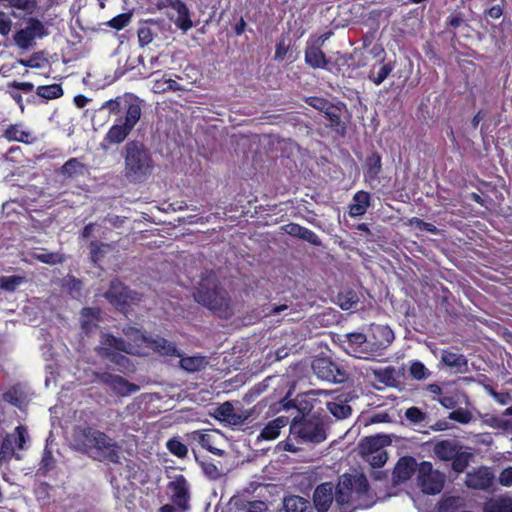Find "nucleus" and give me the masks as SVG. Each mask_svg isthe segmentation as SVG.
<instances>
[{
	"label": "nucleus",
	"mask_w": 512,
	"mask_h": 512,
	"mask_svg": "<svg viewBox=\"0 0 512 512\" xmlns=\"http://www.w3.org/2000/svg\"><path fill=\"white\" fill-rule=\"evenodd\" d=\"M405 418L411 424H421L426 421L428 418L427 414L423 412L420 408L416 406H412L406 409Z\"/></svg>",
	"instance_id": "obj_49"
},
{
	"label": "nucleus",
	"mask_w": 512,
	"mask_h": 512,
	"mask_svg": "<svg viewBox=\"0 0 512 512\" xmlns=\"http://www.w3.org/2000/svg\"><path fill=\"white\" fill-rule=\"evenodd\" d=\"M46 61L44 52H34L28 59H19L18 63L27 68H41Z\"/></svg>",
	"instance_id": "obj_51"
},
{
	"label": "nucleus",
	"mask_w": 512,
	"mask_h": 512,
	"mask_svg": "<svg viewBox=\"0 0 512 512\" xmlns=\"http://www.w3.org/2000/svg\"><path fill=\"white\" fill-rule=\"evenodd\" d=\"M180 364L188 372H197L204 367V358L201 356L184 357L181 358Z\"/></svg>",
	"instance_id": "obj_46"
},
{
	"label": "nucleus",
	"mask_w": 512,
	"mask_h": 512,
	"mask_svg": "<svg viewBox=\"0 0 512 512\" xmlns=\"http://www.w3.org/2000/svg\"><path fill=\"white\" fill-rule=\"evenodd\" d=\"M122 333L128 337L129 339L133 340L134 342H147V338L142 334L140 329L127 325L122 328Z\"/></svg>",
	"instance_id": "obj_59"
},
{
	"label": "nucleus",
	"mask_w": 512,
	"mask_h": 512,
	"mask_svg": "<svg viewBox=\"0 0 512 512\" xmlns=\"http://www.w3.org/2000/svg\"><path fill=\"white\" fill-rule=\"evenodd\" d=\"M409 373L410 376L415 380H423L430 375L429 370L421 361L418 360L411 362V365L409 367Z\"/></svg>",
	"instance_id": "obj_50"
},
{
	"label": "nucleus",
	"mask_w": 512,
	"mask_h": 512,
	"mask_svg": "<svg viewBox=\"0 0 512 512\" xmlns=\"http://www.w3.org/2000/svg\"><path fill=\"white\" fill-rule=\"evenodd\" d=\"M171 503L162 505L158 512H188L191 509L190 492L186 478L178 475L167 485Z\"/></svg>",
	"instance_id": "obj_7"
},
{
	"label": "nucleus",
	"mask_w": 512,
	"mask_h": 512,
	"mask_svg": "<svg viewBox=\"0 0 512 512\" xmlns=\"http://www.w3.org/2000/svg\"><path fill=\"white\" fill-rule=\"evenodd\" d=\"M382 172V157L374 151L367 156L364 163V181L373 190L377 189L379 175Z\"/></svg>",
	"instance_id": "obj_17"
},
{
	"label": "nucleus",
	"mask_w": 512,
	"mask_h": 512,
	"mask_svg": "<svg viewBox=\"0 0 512 512\" xmlns=\"http://www.w3.org/2000/svg\"><path fill=\"white\" fill-rule=\"evenodd\" d=\"M194 298L219 318L229 319L234 314L231 298L215 276L205 277L201 280L194 293Z\"/></svg>",
	"instance_id": "obj_3"
},
{
	"label": "nucleus",
	"mask_w": 512,
	"mask_h": 512,
	"mask_svg": "<svg viewBox=\"0 0 512 512\" xmlns=\"http://www.w3.org/2000/svg\"><path fill=\"white\" fill-rule=\"evenodd\" d=\"M373 337L379 346L385 348L390 345L394 340V333L390 327L386 325H377L373 329Z\"/></svg>",
	"instance_id": "obj_36"
},
{
	"label": "nucleus",
	"mask_w": 512,
	"mask_h": 512,
	"mask_svg": "<svg viewBox=\"0 0 512 512\" xmlns=\"http://www.w3.org/2000/svg\"><path fill=\"white\" fill-rule=\"evenodd\" d=\"M359 303V296L356 291L347 289L337 295V304L343 310L356 309Z\"/></svg>",
	"instance_id": "obj_35"
},
{
	"label": "nucleus",
	"mask_w": 512,
	"mask_h": 512,
	"mask_svg": "<svg viewBox=\"0 0 512 512\" xmlns=\"http://www.w3.org/2000/svg\"><path fill=\"white\" fill-rule=\"evenodd\" d=\"M305 103L309 106L313 107L314 109L325 113L326 110L331 108V103L328 99L318 96H310L305 99Z\"/></svg>",
	"instance_id": "obj_53"
},
{
	"label": "nucleus",
	"mask_w": 512,
	"mask_h": 512,
	"mask_svg": "<svg viewBox=\"0 0 512 512\" xmlns=\"http://www.w3.org/2000/svg\"><path fill=\"white\" fill-rule=\"evenodd\" d=\"M283 506L286 512H313L311 503L307 499L296 495L285 498Z\"/></svg>",
	"instance_id": "obj_31"
},
{
	"label": "nucleus",
	"mask_w": 512,
	"mask_h": 512,
	"mask_svg": "<svg viewBox=\"0 0 512 512\" xmlns=\"http://www.w3.org/2000/svg\"><path fill=\"white\" fill-rule=\"evenodd\" d=\"M199 444L217 456H223L224 450L212 446V436L207 433H198Z\"/></svg>",
	"instance_id": "obj_54"
},
{
	"label": "nucleus",
	"mask_w": 512,
	"mask_h": 512,
	"mask_svg": "<svg viewBox=\"0 0 512 512\" xmlns=\"http://www.w3.org/2000/svg\"><path fill=\"white\" fill-rule=\"evenodd\" d=\"M290 423L289 417L279 416L269 421L257 436V441H272L278 438L282 428Z\"/></svg>",
	"instance_id": "obj_23"
},
{
	"label": "nucleus",
	"mask_w": 512,
	"mask_h": 512,
	"mask_svg": "<svg viewBox=\"0 0 512 512\" xmlns=\"http://www.w3.org/2000/svg\"><path fill=\"white\" fill-rule=\"evenodd\" d=\"M290 392L275 402L270 397H264L253 407L249 416L254 412L260 413L262 409L269 407L272 413L289 411L294 408L298 414L289 423L288 437L279 442L278 447L286 452L296 453L301 450L298 445H318L327 439L328 416L322 411H314L313 406L307 401L296 404L289 399Z\"/></svg>",
	"instance_id": "obj_1"
},
{
	"label": "nucleus",
	"mask_w": 512,
	"mask_h": 512,
	"mask_svg": "<svg viewBox=\"0 0 512 512\" xmlns=\"http://www.w3.org/2000/svg\"><path fill=\"white\" fill-rule=\"evenodd\" d=\"M131 21V14L121 13L108 21L107 25L115 30L124 29Z\"/></svg>",
	"instance_id": "obj_55"
},
{
	"label": "nucleus",
	"mask_w": 512,
	"mask_h": 512,
	"mask_svg": "<svg viewBox=\"0 0 512 512\" xmlns=\"http://www.w3.org/2000/svg\"><path fill=\"white\" fill-rule=\"evenodd\" d=\"M370 489L365 475L343 474L337 486H334V500L337 505H353L356 500L367 495Z\"/></svg>",
	"instance_id": "obj_5"
},
{
	"label": "nucleus",
	"mask_w": 512,
	"mask_h": 512,
	"mask_svg": "<svg viewBox=\"0 0 512 512\" xmlns=\"http://www.w3.org/2000/svg\"><path fill=\"white\" fill-rule=\"evenodd\" d=\"M27 441V430L19 425L14 433L5 434L0 442V462H7L15 455V448L23 449Z\"/></svg>",
	"instance_id": "obj_14"
},
{
	"label": "nucleus",
	"mask_w": 512,
	"mask_h": 512,
	"mask_svg": "<svg viewBox=\"0 0 512 512\" xmlns=\"http://www.w3.org/2000/svg\"><path fill=\"white\" fill-rule=\"evenodd\" d=\"M108 249H110V244L108 243L91 241L89 244L91 262L93 264L100 262Z\"/></svg>",
	"instance_id": "obj_42"
},
{
	"label": "nucleus",
	"mask_w": 512,
	"mask_h": 512,
	"mask_svg": "<svg viewBox=\"0 0 512 512\" xmlns=\"http://www.w3.org/2000/svg\"><path fill=\"white\" fill-rule=\"evenodd\" d=\"M138 41L140 46L144 47L150 44L154 39V32L148 25H143L138 29Z\"/></svg>",
	"instance_id": "obj_58"
},
{
	"label": "nucleus",
	"mask_w": 512,
	"mask_h": 512,
	"mask_svg": "<svg viewBox=\"0 0 512 512\" xmlns=\"http://www.w3.org/2000/svg\"><path fill=\"white\" fill-rule=\"evenodd\" d=\"M36 94L44 101L61 98L64 90L61 84L53 83L50 85H40L36 88Z\"/></svg>",
	"instance_id": "obj_33"
},
{
	"label": "nucleus",
	"mask_w": 512,
	"mask_h": 512,
	"mask_svg": "<svg viewBox=\"0 0 512 512\" xmlns=\"http://www.w3.org/2000/svg\"><path fill=\"white\" fill-rule=\"evenodd\" d=\"M159 7H169L177 12L178 17L174 23L183 32H187L192 28L193 23L190 18L189 9L182 0H165Z\"/></svg>",
	"instance_id": "obj_22"
},
{
	"label": "nucleus",
	"mask_w": 512,
	"mask_h": 512,
	"mask_svg": "<svg viewBox=\"0 0 512 512\" xmlns=\"http://www.w3.org/2000/svg\"><path fill=\"white\" fill-rule=\"evenodd\" d=\"M394 68L395 62L389 61L384 63L376 73L373 69L370 70L368 77L375 85L378 86L391 74Z\"/></svg>",
	"instance_id": "obj_40"
},
{
	"label": "nucleus",
	"mask_w": 512,
	"mask_h": 512,
	"mask_svg": "<svg viewBox=\"0 0 512 512\" xmlns=\"http://www.w3.org/2000/svg\"><path fill=\"white\" fill-rule=\"evenodd\" d=\"M32 258L49 265L60 264L63 262V256L56 252L33 253Z\"/></svg>",
	"instance_id": "obj_48"
},
{
	"label": "nucleus",
	"mask_w": 512,
	"mask_h": 512,
	"mask_svg": "<svg viewBox=\"0 0 512 512\" xmlns=\"http://www.w3.org/2000/svg\"><path fill=\"white\" fill-rule=\"evenodd\" d=\"M417 483L423 493L436 495L442 491L445 477L441 472L433 469L431 462L422 461L418 465Z\"/></svg>",
	"instance_id": "obj_11"
},
{
	"label": "nucleus",
	"mask_w": 512,
	"mask_h": 512,
	"mask_svg": "<svg viewBox=\"0 0 512 512\" xmlns=\"http://www.w3.org/2000/svg\"><path fill=\"white\" fill-rule=\"evenodd\" d=\"M74 447L94 460L121 463L117 443L106 433L93 427H76L73 431Z\"/></svg>",
	"instance_id": "obj_2"
},
{
	"label": "nucleus",
	"mask_w": 512,
	"mask_h": 512,
	"mask_svg": "<svg viewBox=\"0 0 512 512\" xmlns=\"http://www.w3.org/2000/svg\"><path fill=\"white\" fill-rule=\"evenodd\" d=\"M125 174L132 182H142L153 169L149 149L140 141L133 140L125 146Z\"/></svg>",
	"instance_id": "obj_4"
},
{
	"label": "nucleus",
	"mask_w": 512,
	"mask_h": 512,
	"mask_svg": "<svg viewBox=\"0 0 512 512\" xmlns=\"http://www.w3.org/2000/svg\"><path fill=\"white\" fill-rule=\"evenodd\" d=\"M54 463L55 460L52 451L49 450L48 448H45L41 458V468L44 469L45 471H49L54 467Z\"/></svg>",
	"instance_id": "obj_62"
},
{
	"label": "nucleus",
	"mask_w": 512,
	"mask_h": 512,
	"mask_svg": "<svg viewBox=\"0 0 512 512\" xmlns=\"http://www.w3.org/2000/svg\"><path fill=\"white\" fill-rule=\"evenodd\" d=\"M140 118L141 117L138 108L136 109L133 105L130 106L127 110V114L124 115V117L117 118L115 123L104 135L101 141L102 149L108 150L111 148V146L124 142L133 128L139 122Z\"/></svg>",
	"instance_id": "obj_6"
},
{
	"label": "nucleus",
	"mask_w": 512,
	"mask_h": 512,
	"mask_svg": "<svg viewBox=\"0 0 512 512\" xmlns=\"http://www.w3.org/2000/svg\"><path fill=\"white\" fill-rule=\"evenodd\" d=\"M4 137L8 141H17L22 143H29L30 141V133L21 129L20 125H10L4 131Z\"/></svg>",
	"instance_id": "obj_39"
},
{
	"label": "nucleus",
	"mask_w": 512,
	"mask_h": 512,
	"mask_svg": "<svg viewBox=\"0 0 512 512\" xmlns=\"http://www.w3.org/2000/svg\"><path fill=\"white\" fill-rule=\"evenodd\" d=\"M327 409L337 419H345L352 413V408L345 401H329L327 402Z\"/></svg>",
	"instance_id": "obj_38"
},
{
	"label": "nucleus",
	"mask_w": 512,
	"mask_h": 512,
	"mask_svg": "<svg viewBox=\"0 0 512 512\" xmlns=\"http://www.w3.org/2000/svg\"><path fill=\"white\" fill-rule=\"evenodd\" d=\"M26 281L24 276L12 275L0 277V289L8 292H14L18 286Z\"/></svg>",
	"instance_id": "obj_44"
},
{
	"label": "nucleus",
	"mask_w": 512,
	"mask_h": 512,
	"mask_svg": "<svg viewBox=\"0 0 512 512\" xmlns=\"http://www.w3.org/2000/svg\"><path fill=\"white\" fill-rule=\"evenodd\" d=\"M448 418L461 424H468L473 416L469 410L458 408L450 412Z\"/></svg>",
	"instance_id": "obj_56"
},
{
	"label": "nucleus",
	"mask_w": 512,
	"mask_h": 512,
	"mask_svg": "<svg viewBox=\"0 0 512 512\" xmlns=\"http://www.w3.org/2000/svg\"><path fill=\"white\" fill-rule=\"evenodd\" d=\"M187 89L179 84L176 80L166 78L164 75L161 79H157L153 83V91L158 94H165L168 92L186 91Z\"/></svg>",
	"instance_id": "obj_32"
},
{
	"label": "nucleus",
	"mask_w": 512,
	"mask_h": 512,
	"mask_svg": "<svg viewBox=\"0 0 512 512\" xmlns=\"http://www.w3.org/2000/svg\"><path fill=\"white\" fill-rule=\"evenodd\" d=\"M484 512H512V498L500 496L490 499L484 506Z\"/></svg>",
	"instance_id": "obj_34"
},
{
	"label": "nucleus",
	"mask_w": 512,
	"mask_h": 512,
	"mask_svg": "<svg viewBox=\"0 0 512 512\" xmlns=\"http://www.w3.org/2000/svg\"><path fill=\"white\" fill-rule=\"evenodd\" d=\"M104 297L117 311L123 314H127L131 304L139 300L138 293L132 291L118 279H113L110 282Z\"/></svg>",
	"instance_id": "obj_10"
},
{
	"label": "nucleus",
	"mask_w": 512,
	"mask_h": 512,
	"mask_svg": "<svg viewBox=\"0 0 512 512\" xmlns=\"http://www.w3.org/2000/svg\"><path fill=\"white\" fill-rule=\"evenodd\" d=\"M410 224L421 231L429 232L434 235L440 234V230L434 224L426 222L418 217L411 218Z\"/></svg>",
	"instance_id": "obj_57"
},
{
	"label": "nucleus",
	"mask_w": 512,
	"mask_h": 512,
	"mask_svg": "<svg viewBox=\"0 0 512 512\" xmlns=\"http://www.w3.org/2000/svg\"><path fill=\"white\" fill-rule=\"evenodd\" d=\"M346 108L345 103L338 102L332 104L331 108L325 111L324 116L328 120L327 127L334 131L338 136L344 137L347 133V124L342 120V110Z\"/></svg>",
	"instance_id": "obj_20"
},
{
	"label": "nucleus",
	"mask_w": 512,
	"mask_h": 512,
	"mask_svg": "<svg viewBox=\"0 0 512 512\" xmlns=\"http://www.w3.org/2000/svg\"><path fill=\"white\" fill-rule=\"evenodd\" d=\"M418 465L412 456L401 457L392 472L394 483L400 484L408 481L416 471L418 472Z\"/></svg>",
	"instance_id": "obj_19"
},
{
	"label": "nucleus",
	"mask_w": 512,
	"mask_h": 512,
	"mask_svg": "<svg viewBox=\"0 0 512 512\" xmlns=\"http://www.w3.org/2000/svg\"><path fill=\"white\" fill-rule=\"evenodd\" d=\"M95 380L108 386L115 394L119 396H128L139 390V387L129 382L127 379L120 375H115L110 372H93Z\"/></svg>",
	"instance_id": "obj_12"
},
{
	"label": "nucleus",
	"mask_w": 512,
	"mask_h": 512,
	"mask_svg": "<svg viewBox=\"0 0 512 512\" xmlns=\"http://www.w3.org/2000/svg\"><path fill=\"white\" fill-rule=\"evenodd\" d=\"M494 479L495 476L489 468L480 467L467 474L465 484L472 489L486 490L493 484Z\"/></svg>",
	"instance_id": "obj_21"
},
{
	"label": "nucleus",
	"mask_w": 512,
	"mask_h": 512,
	"mask_svg": "<svg viewBox=\"0 0 512 512\" xmlns=\"http://www.w3.org/2000/svg\"><path fill=\"white\" fill-rule=\"evenodd\" d=\"M88 173V166L75 157L67 160L59 169V174L65 179H77Z\"/></svg>",
	"instance_id": "obj_25"
},
{
	"label": "nucleus",
	"mask_w": 512,
	"mask_h": 512,
	"mask_svg": "<svg viewBox=\"0 0 512 512\" xmlns=\"http://www.w3.org/2000/svg\"><path fill=\"white\" fill-rule=\"evenodd\" d=\"M339 338L340 346L343 350L359 359H368L370 352L368 350L367 337L362 332H351L344 334Z\"/></svg>",
	"instance_id": "obj_15"
},
{
	"label": "nucleus",
	"mask_w": 512,
	"mask_h": 512,
	"mask_svg": "<svg viewBox=\"0 0 512 512\" xmlns=\"http://www.w3.org/2000/svg\"><path fill=\"white\" fill-rule=\"evenodd\" d=\"M312 370L319 379L330 383H344L349 376L342 362L330 356L316 357L312 362Z\"/></svg>",
	"instance_id": "obj_8"
},
{
	"label": "nucleus",
	"mask_w": 512,
	"mask_h": 512,
	"mask_svg": "<svg viewBox=\"0 0 512 512\" xmlns=\"http://www.w3.org/2000/svg\"><path fill=\"white\" fill-rule=\"evenodd\" d=\"M334 501V485L331 482L321 483L313 493V503L317 512H327Z\"/></svg>",
	"instance_id": "obj_18"
},
{
	"label": "nucleus",
	"mask_w": 512,
	"mask_h": 512,
	"mask_svg": "<svg viewBox=\"0 0 512 512\" xmlns=\"http://www.w3.org/2000/svg\"><path fill=\"white\" fill-rule=\"evenodd\" d=\"M499 482L502 486H512V467L505 468L499 475Z\"/></svg>",
	"instance_id": "obj_64"
},
{
	"label": "nucleus",
	"mask_w": 512,
	"mask_h": 512,
	"mask_svg": "<svg viewBox=\"0 0 512 512\" xmlns=\"http://www.w3.org/2000/svg\"><path fill=\"white\" fill-rule=\"evenodd\" d=\"M3 400L17 408H21L25 402V395L17 387H12L3 393Z\"/></svg>",
	"instance_id": "obj_43"
},
{
	"label": "nucleus",
	"mask_w": 512,
	"mask_h": 512,
	"mask_svg": "<svg viewBox=\"0 0 512 512\" xmlns=\"http://www.w3.org/2000/svg\"><path fill=\"white\" fill-rule=\"evenodd\" d=\"M201 467L205 475L210 479L216 480L221 475L218 467L212 461H202Z\"/></svg>",
	"instance_id": "obj_61"
},
{
	"label": "nucleus",
	"mask_w": 512,
	"mask_h": 512,
	"mask_svg": "<svg viewBox=\"0 0 512 512\" xmlns=\"http://www.w3.org/2000/svg\"><path fill=\"white\" fill-rule=\"evenodd\" d=\"M48 35L49 31L42 21L38 18L30 17L26 20L25 27L16 31L13 35V41L19 49L29 50L36 45V38L42 39Z\"/></svg>",
	"instance_id": "obj_9"
},
{
	"label": "nucleus",
	"mask_w": 512,
	"mask_h": 512,
	"mask_svg": "<svg viewBox=\"0 0 512 512\" xmlns=\"http://www.w3.org/2000/svg\"><path fill=\"white\" fill-rule=\"evenodd\" d=\"M459 449L462 447L455 441L446 439L438 441L433 447V452L440 460L450 461Z\"/></svg>",
	"instance_id": "obj_29"
},
{
	"label": "nucleus",
	"mask_w": 512,
	"mask_h": 512,
	"mask_svg": "<svg viewBox=\"0 0 512 512\" xmlns=\"http://www.w3.org/2000/svg\"><path fill=\"white\" fill-rule=\"evenodd\" d=\"M134 106L136 109L138 108L140 116L142 115V109L140 105V99L136 96H132L130 94H125L122 96H117L114 99H110L105 101L102 106L101 110L106 109L110 114L118 115L121 111L125 112V115L127 114V110L130 106Z\"/></svg>",
	"instance_id": "obj_16"
},
{
	"label": "nucleus",
	"mask_w": 512,
	"mask_h": 512,
	"mask_svg": "<svg viewBox=\"0 0 512 512\" xmlns=\"http://www.w3.org/2000/svg\"><path fill=\"white\" fill-rule=\"evenodd\" d=\"M471 458L472 454L470 452L462 451V449H459L456 452L455 457L451 459L452 469L457 473L464 472L468 467Z\"/></svg>",
	"instance_id": "obj_41"
},
{
	"label": "nucleus",
	"mask_w": 512,
	"mask_h": 512,
	"mask_svg": "<svg viewBox=\"0 0 512 512\" xmlns=\"http://www.w3.org/2000/svg\"><path fill=\"white\" fill-rule=\"evenodd\" d=\"M166 447L168 451L178 458H185L188 454L187 446L178 438H171L167 441Z\"/></svg>",
	"instance_id": "obj_47"
},
{
	"label": "nucleus",
	"mask_w": 512,
	"mask_h": 512,
	"mask_svg": "<svg viewBox=\"0 0 512 512\" xmlns=\"http://www.w3.org/2000/svg\"><path fill=\"white\" fill-rule=\"evenodd\" d=\"M265 381L263 382H260L256 385H254L244 396L243 400L247 403H250L252 401H254L261 393H263L266 388H267V384L265 383Z\"/></svg>",
	"instance_id": "obj_60"
},
{
	"label": "nucleus",
	"mask_w": 512,
	"mask_h": 512,
	"mask_svg": "<svg viewBox=\"0 0 512 512\" xmlns=\"http://www.w3.org/2000/svg\"><path fill=\"white\" fill-rule=\"evenodd\" d=\"M382 446L381 437L378 436L366 437L361 443L362 449L370 454L381 451Z\"/></svg>",
	"instance_id": "obj_52"
},
{
	"label": "nucleus",
	"mask_w": 512,
	"mask_h": 512,
	"mask_svg": "<svg viewBox=\"0 0 512 512\" xmlns=\"http://www.w3.org/2000/svg\"><path fill=\"white\" fill-rule=\"evenodd\" d=\"M371 205V195L369 192L360 190L353 196V203L349 205V215L351 217L363 216Z\"/></svg>",
	"instance_id": "obj_27"
},
{
	"label": "nucleus",
	"mask_w": 512,
	"mask_h": 512,
	"mask_svg": "<svg viewBox=\"0 0 512 512\" xmlns=\"http://www.w3.org/2000/svg\"><path fill=\"white\" fill-rule=\"evenodd\" d=\"M387 453L383 450L372 453L370 463L373 467H382L387 461Z\"/></svg>",
	"instance_id": "obj_63"
},
{
	"label": "nucleus",
	"mask_w": 512,
	"mask_h": 512,
	"mask_svg": "<svg viewBox=\"0 0 512 512\" xmlns=\"http://www.w3.org/2000/svg\"><path fill=\"white\" fill-rule=\"evenodd\" d=\"M100 310L85 307L81 311V329L86 336H90L99 328Z\"/></svg>",
	"instance_id": "obj_26"
},
{
	"label": "nucleus",
	"mask_w": 512,
	"mask_h": 512,
	"mask_svg": "<svg viewBox=\"0 0 512 512\" xmlns=\"http://www.w3.org/2000/svg\"><path fill=\"white\" fill-rule=\"evenodd\" d=\"M286 232L289 235L298 237L302 240H305L312 245H315V246L321 245V240H320L319 236L314 231H312L304 226H301L299 224H296V223L288 224L286 226Z\"/></svg>",
	"instance_id": "obj_30"
},
{
	"label": "nucleus",
	"mask_w": 512,
	"mask_h": 512,
	"mask_svg": "<svg viewBox=\"0 0 512 512\" xmlns=\"http://www.w3.org/2000/svg\"><path fill=\"white\" fill-rule=\"evenodd\" d=\"M101 359H108L111 363L118 367L120 372H133L135 367L133 362L121 353H111L110 356H99Z\"/></svg>",
	"instance_id": "obj_37"
},
{
	"label": "nucleus",
	"mask_w": 512,
	"mask_h": 512,
	"mask_svg": "<svg viewBox=\"0 0 512 512\" xmlns=\"http://www.w3.org/2000/svg\"><path fill=\"white\" fill-rule=\"evenodd\" d=\"M148 346L162 356H180L176 344L160 336L147 339Z\"/></svg>",
	"instance_id": "obj_28"
},
{
	"label": "nucleus",
	"mask_w": 512,
	"mask_h": 512,
	"mask_svg": "<svg viewBox=\"0 0 512 512\" xmlns=\"http://www.w3.org/2000/svg\"><path fill=\"white\" fill-rule=\"evenodd\" d=\"M441 360L449 367H461L467 362L464 355L449 350L443 351Z\"/></svg>",
	"instance_id": "obj_45"
},
{
	"label": "nucleus",
	"mask_w": 512,
	"mask_h": 512,
	"mask_svg": "<svg viewBox=\"0 0 512 512\" xmlns=\"http://www.w3.org/2000/svg\"><path fill=\"white\" fill-rule=\"evenodd\" d=\"M134 346L121 337H116L110 333H101L100 344L94 348L98 356H110L111 353L123 352L134 354Z\"/></svg>",
	"instance_id": "obj_13"
},
{
	"label": "nucleus",
	"mask_w": 512,
	"mask_h": 512,
	"mask_svg": "<svg viewBox=\"0 0 512 512\" xmlns=\"http://www.w3.org/2000/svg\"><path fill=\"white\" fill-rule=\"evenodd\" d=\"M305 63L313 69H326L329 60L319 45H312L307 42L305 48Z\"/></svg>",
	"instance_id": "obj_24"
}]
</instances>
